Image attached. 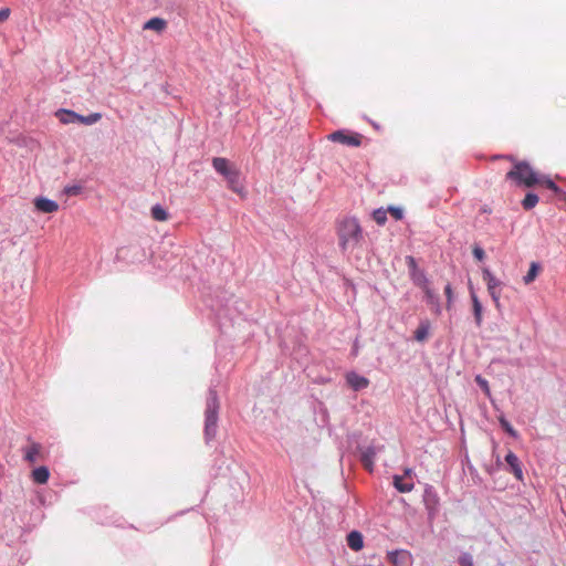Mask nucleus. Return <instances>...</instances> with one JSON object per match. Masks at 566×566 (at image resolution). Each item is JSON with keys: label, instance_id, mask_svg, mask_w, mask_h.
Segmentation results:
<instances>
[{"label": "nucleus", "instance_id": "nucleus-10", "mask_svg": "<svg viewBox=\"0 0 566 566\" xmlns=\"http://www.w3.org/2000/svg\"><path fill=\"white\" fill-rule=\"evenodd\" d=\"M34 206L36 210L44 213H52L55 212L59 209V205L56 201L44 198V197H38L34 199Z\"/></svg>", "mask_w": 566, "mask_h": 566}, {"label": "nucleus", "instance_id": "nucleus-21", "mask_svg": "<svg viewBox=\"0 0 566 566\" xmlns=\"http://www.w3.org/2000/svg\"><path fill=\"white\" fill-rule=\"evenodd\" d=\"M430 324L424 321L421 322L419 327L415 331V339L417 342H424L429 335Z\"/></svg>", "mask_w": 566, "mask_h": 566}, {"label": "nucleus", "instance_id": "nucleus-7", "mask_svg": "<svg viewBox=\"0 0 566 566\" xmlns=\"http://www.w3.org/2000/svg\"><path fill=\"white\" fill-rule=\"evenodd\" d=\"M329 140L334 143H340L343 145L358 147L361 144V135L359 134H346L343 130H336L328 136Z\"/></svg>", "mask_w": 566, "mask_h": 566}, {"label": "nucleus", "instance_id": "nucleus-29", "mask_svg": "<svg viewBox=\"0 0 566 566\" xmlns=\"http://www.w3.org/2000/svg\"><path fill=\"white\" fill-rule=\"evenodd\" d=\"M64 191L67 196H76L81 193L82 187L78 185L67 186L65 187Z\"/></svg>", "mask_w": 566, "mask_h": 566}, {"label": "nucleus", "instance_id": "nucleus-3", "mask_svg": "<svg viewBox=\"0 0 566 566\" xmlns=\"http://www.w3.org/2000/svg\"><path fill=\"white\" fill-rule=\"evenodd\" d=\"M506 178L528 188L542 181L538 174L526 161L515 163L513 169L506 174Z\"/></svg>", "mask_w": 566, "mask_h": 566}, {"label": "nucleus", "instance_id": "nucleus-20", "mask_svg": "<svg viewBox=\"0 0 566 566\" xmlns=\"http://www.w3.org/2000/svg\"><path fill=\"white\" fill-rule=\"evenodd\" d=\"M394 486L401 493H407L412 491L413 483L412 482H405L403 478L400 475L394 476Z\"/></svg>", "mask_w": 566, "mask_h": 566}, {"label": "nucleus", "instance_id": "nucleus-16", "mask_svg": "<svg viewBox=\"0 0 566 566\" xmlns=\"http://www.w3.org/2000/svg\"><path fill=\"white\" fill-rule=\"evenodd\" d=\"M167 27V22L166 20L161 19V18H151L149 19L145 24H144V29L145 30H154L156 32H163Z\"/></svg>", "mask_w": 566, "mask_h": 566}, {"label": "nucleus", "instance_id": "nucleus-22", "mask_svg": "<svg viewBox=\"0 0 566 566\" xmlns=\"http://www.w3.org/2000/svg\"><path fill=\"white\" fill-rule=\"evenodd\" d=\"M151 217L156 221H166L168 220V212L163 206L155 205L151 208Z\"/></svg>", "mask_w": 566, "mask_h": 566}, {"label": "nucleus", "instance_id": "nucleus-11", "mask_svg": "<svg viewBox=\"0 0 566 566\" xmlns=\"http://www.w3.org/2000/svg\"><path fill=\"white\" fill-rule=\"evenodd\" d=\"M348 385L356 391L366 388L369 384L368 379L356 373H349L346 377Z\"/></svg>", "mask_w": 566, "mask_h": 566}, {"label": "nucleus", "instance_id": "nucleus-23", "mask_svg": "<svg viewBox=\"0 0 566 566\" xmlns=\"http://www.w3.org/2000/svg\"><path fill=\"white\" fill-rule=\"evenodd\" d=\"M539 264L536 262H532L528 272L523 277V282L527 285L531 284L538 275L539 272Z\"/></svg>", "mask_w": 566, "mask_h": 566}, {"label": "nucleus", "instance_id": "nucleus-25", "mask_svg": "<svg viewBox=\"0 0 566 566\" xmlns=\"http://www.w3.org/2000/svg\"><path fill=\"white\" fill-rule=\"evenodd\" d=\"M499 422L502 427V429L510 434L512 438H517L518 433L517 431L512 427V424L506 420L504 416L499 417Z\"/></svg>", "mask_w": 566, "mask_h": 566}, {"label": "nucleus", "instance_id": "nucleus-28", "mask_svg": "<svg viewBox=\"0 0 566 566\" xmlns=\"http://www.w3.org/2000/svg\"><path fill=\"white\" fill-rule=\"evenodd\" d=\"M459 564L461 566H473V557H472V555L469 554V553H463L459 557Z\"/></svg>", "mask_w": 566, "mask_h": 566}, {"label": "nucleus", "instance_id": "nucleus-36", "mask_svg": "<svg viewBox=\"0 0 566 566\" xmlns=\"http://www.w3.org/2000/svg\"><path fill=\"white\" fill-rule=\"evenodd\" d=\"M545 184H546V186H547L549 189L557 190V186H556V184H555L553 180L547 179V180L545 181Z\"/></svg>", "mask_w": 566, "mask_h": 566}, {"label": "nucleus", "instance_id": "nucleus-14", "mask_svg": "<svg viewBox=\"0 0 566 566\" xmlns=\"http://www.w3.org/2000/svg\"><path fill=\"white\" fill-rule=\"evenodd\" d=\"M482 277L483 281L486 283L488 290H494L501 287L502 285V282L497 280L488 268H484L482 270Z\"/></svg>", "mask_w": 566, "mask_h": 566}, {"label": "nucleus", "instance_id": "nucleus-6", "mask_svg": "<svg viewBox=\"0 0 566 566\" xmlns=\"http://www.w3.org/2000/svg\"><path fill=\"white\" fill-rule=\"evenodd\" d=\"M359 459L364 468L369 472L373 471L376 455L382 450V446L369 444L367 447H359Z\"/></svg>", "mask_w": 566, "mask_h": 566}, {"label": "nucleus", "instance_id": "nucleus-1", "mask_svg": "<svg viewBox=\"0 0 566 566\" xmlns=\"http://www.w3.org/2000/svg\"><path fill=\"white\" fill-rule=\"evenodd\" d=\"M338 244L343 252L353 251L363 240V230L355 218H345L337 228Z\"/></svg>", "mask_w": 566, "mask_h": 566}, {"label": "nucleus", "instance_id": "nucleus-32", "mask_svg": "<svg viewBox=\"0 0 566 566\" xmlns=\"http://www.w3.org/2000/svg\"><path fill=\"white\" fill-rule=\"evenodd\" d=\"M407 264H408V268H409V271L410 273H412V271L415 270H420L418 266H417V263H416V260L415 258L412 256H407Z\"/></svg>", "mask_w": 566, "mask_h": 566}, {"label": "nucleus", "instance_id": "nucleus-2", "mask_svg": "<svg viewBox=\"0 0 566 566\" xmlns=\"http://www.w3.org/2000/svg\"><path fill=\"white\" fill-rule=\"evenodd\" d=\"M220 409L217 391L209 389L205 411V437L207 441L212 440L217 433L218 412Z\"/></svg>", "mask_w": 566, "mask_h": 566}, {"label": "nucleus", "instance_id": "nucleus-5", "mask_svg": "<svg viewBox=\"0 0 566 566\" xmlns=\"http://www.w3.org/2000/svg\"><path fill=\"white\" fill-rule=\"evenodd\" d=\"M55 116L59 118V120L62 124H73V123H80L83 125H94L96 124L101 118L102 115L99 113H92L87 116L80 115L71 109L61 108L55 113Z\"/></svg>", "mask_w": 566, "mask_h": 566}, {"label": "nucleus", "instance_id": "nucleus-30", "mask_svg": "<svg viewBox=\"0 0 566 566\" xmlns=\"http://www.w3.org/2000/svg\"><path fill=\"white\" fill-rule=\"evenodd\" d=\"M472 253H473V256H474L478 261H482V260L484 259V256H485L484 250H483L481 247H479V245H475V247L473 248Z\"/></svg>", "mask_w": 566, "mask_h": 566}, {"label": "nucleus", "instance_id": "nucleus-34", "mask_svg": "<svg viewBox=\"0 0 566 566\" xmlns=\"http://www.w3.org/2000/svg\"><path fill=\"white\" fill-rule=\"evenodd\" d=\"M10 15V9L9 8H2L0 9V22L6 21Z\"/></svg>", "mask_w": 566, "mask_h": 566}, {"label": "nucleus", "instance_id": "nucleus-24", "mask_svg": "<svg viewBox=\"0 0 566 566\" xmlns=\"http://www.w3.org/2000/svg\"><path fill=\"white\" fill-rule=\"evenodd\" d=\"M538 202V196L534 192L526 193L525 198L522 201V206L525 210L533 209Z\"/></svg>", "mask_w": 566, "mask_h": 566}, {"label": "nucleus", "instance_id": "nucleus-17", "mask_svg": "<svg viewBox=\"0 0 566 566\" xmlns=\"http://www.w3.org/2000/svg\"><path fill=\"white\" fill-rule=\"evenodd\" d=\"M410 277L412 282L421 290L427 289V286H429V281L427 279L426 273L422 270L412 271V273H410Z\"/></svg>", "mask_w": 566, "mask_h": 566}, {"label": "nucleus", "instance_id": "nucleus-9", "mask_svg": "<svg viewBox=\"0 0 566 566\" xmlns=\"http://www.w3.org/2000/svg\"><path fill=\"white\" fill-rule=\"evenodd\" d=\"M505 462L507 467L510 468V471L514 474V476L518 480H523V470L521 465V461L516 457L515 453L510 451L505 457Z\"/></svg>", "mask_w": 566, "mask_h": 566}, {"label": "nucleus", "instance_id": "nucleus-35", "mask_svg": "<svg viewBox=\"0 0 566 566\" xmlns=\"http://www.w3.org/2000/svg\"><path fill=\"white\" fill-rule=\"evenodd\" d=\"M444 293L448 297V301L451 302V298H452V287L450 284H447L446 287H444Z\"/></svg>", "mask_w": 566, "mask_h": 566}, {"label": "nucleus", "instance_id": "nucleus-33", "mask_svg": "<svg viewBox=\"0 0 566 566\" xmlns=\"http://www.w3.org/2000/svg\"><path fill=\"white\" fill-rule=\"evenodd\" d=\"M389 211L395 217L396 220H400L402 218V210L397 207H390Z\"/></svg>", "mask_w": 566, "mask_h": 566}, {"label": "nucleus", "instance_id": "nucleus-15", "mask_svg": "<svg viewBox=\"0 0 566 566\" xmlns=\"http://www.w3.org/2000/svg\"><path fill=\"white\" fill-rule=\"evenodd\" d=\"M471 300H472L473 314H474L476 326H481L483 308H482L481 302L479 301V298L472 287H471Z\"/></svg>", "mask_w": 566, "mask_h": 566}, {"label": "nucleus", "instance_id": "nucleus-26", "mask_svg": "<svg viewBox=\"0 0 566 566\" xmlns=\"http://www.w3.org/2000/svg\"><path fill=\"white\" fill-rule=\"evenodd\" d=\"M475 382L484 391V394L488 397L491 396V390H490V387H489V382H488V380L485 378H483L482 376L478 375V376H475Z\"/></svg>", "mask_w": 566, "mask_h": 566}, {"label": "nucleus", "instance_id": "nucleus-4", "mask_svg": "<svg viewBox=\"0 0 566 566\" xmlns=\"http://www.w3.org/2000/svg\"><path fill=\"white\" fill-rule=\"evenodd\" d=\"M214 170L221 175L230 189L238 192L240 189V172L227 158L214 157L212 159Z\"/></svg>", "mask_w": 566, "mask_h": 566}, {"label": "nucleus", "instance_id": "nucleus-31", "mask_svg": "<svg viewBox=\"0 0 566 566\" xmlns=\"http://www.w3.org/2000/svg\"><path fill=\"white\" fill-rule=\"evenodd\" d=\"M489 291V294L490 296L492 297L493 302L495 303L496 306L500 305V287L497 289H494V290H488Z\"/></svg>", "mask_w": 566, "mask_h": 566}, {"label": "nucleus", "instance_id": "nucleus-37", "mask_svg": "<svg viewBox=\"0 0 566 566\" xmlns=\"http://www.w3.org/2000/svg\"><path fill=\"white\" fill-rule=\"evenodd\" d=\"M410 473H411V470H410V469H407V470L405 471V474H406V475H410Z\"/></svg>", "mask_w": 566, "mask_h": 566}, {"label": "nucleus", "instance_id": "nucleus-27", "mask_svg": "<svg viewBox=\"0 0 566 566\" xmlns=\"http://www.w3.org/2000/svg\"><path fill=\"white\" fill-rule=\"evenodd\" d=\"M373 217L378 224H384L387 221V211L377 209L374 211Z\"/></svg>", "mask_w": 566, "mask_h": 566}, {"label": "nucleus", "instance_id": "nucleus-8", "mask_svg": "<svg viewBox=\"0 0 566 566\" xmlns=\"http://www.w3.org/2000/svg\"><path fill=\"white\" fill-rule=\"evenodd\" d=\"M387 558L394 566H412V555L406 549L388 552Z\"/></svg>", "mask_w": 566, "mask_h": 566}, {"label": "nucleus", "instance_id": "nucleus-18", "mask_svg": "<svg viewBox=\"0 0 566 566\" xmlns=\"http://www.w3.org/2000/svg\"><path fill=\"white\" fill-rule=\"evenodd\" d=\"M41 444L33 442L29 448L25 449L24 460L29 463H34L41 452Z\"/></svg>", "mask_w": 566, "mask_h": 566}, {"label": "nucleus", "instance_id": "nucleus-12", "mask_svg": "<svg viewBox=\"0 0 566 566\" xmlns=\"http://www.w3.org/2000/svg\"><path fill=\"white\" fill-rule=\"evenodd\" d=\"M347 545L355 552H358L364 546L363 535L358 531H352L347 535Z\"/></svg>", "mask_w": 566, "mask_h": 566}, {"label": "nucleus", "instance_id": "nucleus-19", "mask_svg": "<svg viewBox=\"0 0 566 566\" xmlns=\"http://www.w3.org/2000/svg\"><path fill=\"white\" fill-rule=\"evenodd\" d=\"M50 476L49 469L46 467H39L32 471V479L34 482L39 484H44L48 482Z\"/></svg>", "mask_w": 566, "mask_h": 566}, {"label": "nucleus", "instance_id": "nucleus-13", "mask_svg": "<svg viewBox=\"0 0 566 566\" xmlns=\"http://www.w3.org/2000/svg\"><path fill=\"white\" fill-rule=\"evenodd\" d=\"M422 291L424 292L427 303L432 307V310L436 313L439 314L441 312V307L438 294L433 290H431L430 286H427V289H423Z\"/></svg>", "mask_w": 566, "mask_h": 566}]
</instances>
